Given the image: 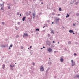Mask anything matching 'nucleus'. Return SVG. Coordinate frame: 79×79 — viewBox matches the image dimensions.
<instances>
[{"mask_svg": "<svg viewBox=\"0 0 79 79\" xmlns=\"http://www.w3.org/2000/svg\"><path fill=\"white\" fill-rule=\"evenodd\" d=\"M59 21H60V19L58 18H56L55 19V23L57 25L59 24Z\"/></svg>", "mask_w": 79, "mask_h": 79, "instance_id": "obj_1", "label": "nucleus"}, {"mask_svg": "<svg viewBox=\"0 0 79 79\" xmlns=\"http://www.w3.org/2000/svg\"><path fill=\"white\" fill-rule=\"evenodd\" d=\"M5 4V2H3L2 4H1V10H3V7L4 6V4Z\"/></svg>", "mask_w": 79, "mask_h": 79, "instance_id": "obj_2", "label": "nucleus"}, {"mask_svg": "<svg viewBox=\"0 0 79 79\" xmlns=\"http://www.w3.org/2000/svg\"><path fill=\"white\" fill-rule=\"evenodd\" d=\"M40 70L41 71H44V67H43V66L41 65L40 69Z\"/></svg>", "mask_w": 79, "mask_h": 79, "instance_id": "obj_3", "label": "nucleus"}, {"mask_svg": "<svg viewBox=\"0 0 79 79\" xmlns=\"http://www.w3.org/2000/svg\"><path fill=\"white\" fill-rule=\"evenodd\" d=\"M47 50L50 52H52V49L51 48H49Z\"/></svg>", "mask_w": 79, "mask_h": 79, "instance_id": "obj_4", "label": "nucleus"}, {"mask_svg": "<svg viewBox=\"0 0 79 79\" xmlns=\"http://www.w3.org/2000/svg\"><path fill=\"white\" fill-rule=\"evenodd\" d=\"M28 34L27 33H24V35L23 36V37H28Z\"/></svg>", "mask_w": 79, "mask_h": 79, "instance_id": "obj_5", "label": "nucleus"}, {"mask_svg": "<svg viewBox=\"0 0 79 79\" xmlns=\"http://www.w3.org/2000/svg\"><path fill=\"white\" fill-rule=\"evenodd\" d=\"M74 77L75 78L76 77L77 78H78V79H79V75H77L76 76H75Z\"/></svg>", "mask_w": 79, "mask_h": 79, "instance_id": "obj_6", "label": "nucleus"}, {"mask_svg": "<svg viewBox=\"0 0 79 79\" xmlns=\"http://www.w3.org/2000/svg\"><path fill=\"white\" fill-rule=\"evenodd\" d=\"M73 30H70L69 31V32L70 33H73Z\"/></svg>", "mask_w": 79, "mask_h": 79, "instance_id": "obj_7", "label": "nucleus"}, {"mask_svg": "<svg viewBox=\"0 0 79 79\" xmlns=\"http://www.w3.org/2000/svg\"><path fill=\"white\" fill-rule=\"evenodd\" d=\"M26 17H23L22 18V21H25V19H26Z\"/></svg>", "mask_w": 79, "mask_h": 79, "instance_id": "obj_8", "label": "nucleus"}, {"mask_svg": "<svg viewBox=\"0 0 79 79\" xmlns=\"http://www.w3.org/2000/svg\"><path fill=\"white\" fill-rule=\"evenodd\" d=\"M60 61L61 62H63V61H64V60L63 59V58H61L60 59Z\"/></svg>", "mask_w": 79, "mask_h": 79, "instance_id": "obj_9", "label": "nucleus"}, {"mask_svg": "<svg viewBox=\"0 0 79 79\" xmlns=\"http://www.w3.org/2000/svg\"><path fill=\"white\" fill-rule=\"evenodd\" d=\"M33 16H35V11H34V12L33 14Z\"/></svg>", "mask_w": 79, "mask_h": 79, "instance_id": "obj_10", "label": "nucleus"}, {"mask_svg": "<svg viewBox=\"0 0 79 79\" xmlns=\"http://www.w3.org/2000/svg\"><path fill=\"white\" fill-rule=\"evenodd\" d=\"M2 68H3V69H5V64H3L2 65Z\"/></svg>", "mask_w": 79, "mask_h": 79, "instance_id": "obj_11", "label": "nucleus"}, {"mask_svg": "<svg viewBox=\"0 0 79 79\" xmlns=\"http://www.w3.org/2000/svg\"><path fill=\"white\" fill-rule=\"evenodd\" d=\"M48 64H49V66H51V64H52V62H48Z\"/></svg>", "mask_w": 79, "mask_h": 79, "instance_id": "obj_12", "label": "nucleus"}, {"mask_svg": "<svg viewBox=\"0 0 79 79\" xmlns=\"http://www.w3.org/2000/svg\"><path fill=\"white\" fill-rule=\"evenodd\" d=\"M10 68H11V69H12V70H13V67H12V65H10Z\"/></svg>", "mask_w": 79, "mask_h": 79, "instance_id": "obj_13", "label": "nucleus"}, {"mask_svg": "<svg viewBox=\"0 0 79 79\" xmlns=\"http://www.w3.org/2000/svg\"><path fill=\"white\" fill-rule=\"evenodd\" d=\"M1 47H2V48H5V45H2L1 46Z\"/></svg>", "mask_w": 79, "mask_h": 79, "instance_id": "obj_14", "label": "nucleus"}, {"mask_svg": "<svg viewBox=\"0 0 79 79\" xmlns=\"http://www.w3.org/2000/svg\"><path fill=\"white\" fill-rule=\"evenodd\" d=\"M76 16H79V13H77L76 14Z\"/></svg>", "mask_w": 79, "mask_h": 79, "instance_id": "obj_15", "label": "nucleus"}, {"mask_svg": "<svg viewBox=\"0 0 79 79\" xmlns=\"http://www.w3.org/2000/svg\"><path fill=\"white\" fill-rule=\"evenodd\" d=\"M51 36V35H50V34H48V37H50Z\"/></svg>", "mask_w": 79, "mask_h": 79, "instance_id": "obj_16", "label": "nucleus"}, {"mask_svg": "<svg viewBox=\"0 0 79 79\" xmlns=\"http://www.w3.org/2000/svg\"><path fill=\"white\" fill-rule=\"evenodd\" d=\"M48 70H47L46 71V75H47V73H48Z\"/></svg>", "mask_w": 79, "mask_h": 79, "instance_id": "obj_17", "label": "nucleus"}, {"mask_svg": "<svg viewBox=\"0 0 79 79\" xmlns=\"http://www.w3.org/2000/svg\"><path fill=\"white\" fill-rule=\"evenodd\" d=\"M47 44H48H48H49V45H50V41H47Z\"/></svg>", "mask_w": 79, "mask_h": 79, "instance_id": "obj_18", "label": "nucleus"}, {"mask_svg": "<svg viewBox=\"0 0 79 79\" xmlns=\"http://www.w3.org/2000/svg\"><path fill=\"white\" fill-rule=\"evenodd\" d=\"M69 15H68V14H67V16H66V17L67 18H69Z\"/></svg>", "mask_w": 79, "mask_h": 79, "instance_id": "obj_19", "label": "nucleus"}, {"mask_svg": "<svg viewBox=\"0 0 79 79\" xmlns=\"http://www.w3.org/2000/svg\"><path fill=\"white\" fill-rule=\"evenodd\" d=\"M8 47V44L6 45H5V47Z\"/></svg>", "mask_w": 79, "mask_h": 79, "instance_id": "obj_20", "label": "nucleus"}, {"mask_svg": "<svg viewBox=\"0 0 79 79\" xmlns=\"http://www.w3.org/2000/svg\"><path fill=\"white\" fill-rule=\"evenodd\" d=\"M68 44H69V45L71 44V41H69L68 42Z\"/></svg>", "mask_w": 79, "mask_h": 79, "instance_id": "obj_21", "label": "nucleus"}, {"mask_svg": "<svg viewBox=\"0 0 79 79\" xmlns=\"http://www.w3.org/2000/svg\"><path fill=\"white\" fill-rule=\"evenodd\" d=\"M74 63H72V66H74Z\"/></svg>", "mask_w": 79, "mask_h": 79, "instance_id": "obj_22", "label": "nucleus"}, {"mask_svg": "<svg viewBox=\"0 0 79 79\" xmlns=\"http://www.w3.org/2000/svg\"><path fill=\"white\" fill-rule=\"evenodd\" d=\"M18 55H21V53H18Z\"/></svg>", "mask_w": 79, "mask_h": 79, "instance_id": "obj_23", "label": "nucleus"}, {"mask_svg": "<svg viewBox=\"0 0 79 79\" xmlns=\"http://www.w3.org/2000/svg\"><path fill=\"white\" fill-rule=\"evenodd\" d=\"M36 31H39V28H37L36 29Z\"/></svg>", "mask_w": 79, "mask_h": 79, "instance_id": "obj_24", "label": "nucleus"}, {"mask_svg": "<svg viewBox=\"0 0 79 79\" xmlns=\"http://www.w3.org/2000/svg\"><path fill=\"white\" fill-rule=\"evenodd\" d=\"M2 24L4 25L5 24V23H4V22H2Z\"/></svg>", "mask_w": 79, "mask_h": 79, "instance_id": "obj_25", "label": "nucleus"}, {"mask_svg": "<svg viewBox=\"0 0 79 79\" xmlns=\"http://www.w3.org/2000/svg\"><path fill=\"white\" fill-rule=\"evenodd\" d=\"M42 12L39 13V15H42Z\"/></svg>", "mask_w": 79, "mask_h": 79, "instance_id": "obj_26", "label": "nucleus"}, {"mask_svg": "<svg viewBox=\"0 0 79 79\" xmlns=\"http://www.w3.org/2000/svg\"><path fill=\"white\" fill-rule=\"evenodd\" d=\"M77 55V54L76 53H74L73 54V55H74V56H76Z\"/></svg>", "mask_w": 79, "mask_h": 79, "instance_id": "obj_27", "label": "nucleus"}, {"mask_svg": "<svg viewBox=\"0 0 79 79\" xmlns=\"http://www.w3.org/2000/svg\"><path fill=\"white\" fill-rule=\"evenodd\" d=\"M59 10V11H61V8H60Z\"/></svg>", "mask_w": 79, "mask_h": 79, "instance_id": "obj_28", "label": "nucleus"}, {"mask_svg": "<svg viewBox=\"0 0 79 79\" xmlns=\"http://www.w3.org/2000/svg\"><path fill=\"white\" fill-rule=\"evenodd\" d=\"M52 15H55V13H54V12H52Z\"/></svg>", "mask_w": 79, "mask_h": 79, "instance_id": "obj_29", "label": "nucleus"}, {"mask_svg": "<svg viewBox=\"0 0 79 79\" xmlns=\"http://www.w3.org/2000/svg\"><path fill=\"white\" fill-rule=\"evenodd\" d=\"M19 15V12H18L17 13V15Z\"/></svg>", "mask_w": 79, "mask_h": 79, "instance_id": "obj_30", "label": "nucleus"}, {"mask_svg": "<svg viewBox=\"0 0 79 79\" xmlns=\"http://www.w3.org/2000/svg\"><path fill=\"white\" fill-rule=\"evenodd\" d=\"M21 49H23V48H24V47H23V46H22V47H21Z\"/></svg>", "mask_w": 79, "mask_h": 79, "instance_id": "obj_31", "label": "nucleus"}, {"mask_svg": "<svg viewBox=\"0 0 79 79\" xmlns=\"http://www.w3.org/2000/svg\"><path fill=\"white\" fill-rule=\"evenodd\" d=\"M78 2H76V3H75V4L76 5H77V4H78Z\"/></svg>", "mask_w": 79, "mask_h": 79, "instance_id": "obj_32", "label": "nucleus"}, {"mask_svg": "<svg viewBox=\"0 0 79 79\" xmlns=\"http://www.w3.org/2000/svg\"><path fill=\"white\" fill-rule=\"evenodd\" d=\"M18 24H19V25H20V22H19L17 23Z\"/></svg>", "mask_w": 79, "mask_h": 79, "instance_id": "obj_33", "label": "nucleus"}, {"mask_svg": "<svg viewBox=\"0 0 79 79\" xmlns=\"http://www.w3.org/2000/svg\"><path fill=\"white\" fill-rule=\"evenodd\" d=\"M32 64L34 66L35 65V63L33 62L32 63Z\"/></svg>", "mask_w": 79, "mask_h": 79, "instance_id": "obj_34", "label": "nucleus"}, {"mask_svg": "<svg viewBox=\"0 0 79 79\" xmlns=\"http://www.w3.org/2000/svg\"><path fill=\"white\" fill-rule=\"evenodd\" d=\"M47 22L48 23H50V20H48L47 21Z\"/></svg>", "mask_w": 79, "mask_h": 79, "instance_id": "obj_35", "label": "nucleus"}, {"mask_svg": "<svg viewBox=\"0 0 79 79\" xmlns=\"http://www.w3.org/2000/svg\"><path fill=\"white\" fill-rule=\"evenodd\" d=\"M51 33H52V34H54V32H53V31H51Z\"/></svg>", "mask_w": 79, "mask_h": 79, "instance_id": "obj_36", "label": "nucleus"}, {"mask_svg": "<svg viewBox=\"0 0 79 79\" xmlns=\"http://www.w3.org/2000/svg\"><path fill=\"white\" fill-rule=\"evenodd\" d=\"M78 44V42H76V44L77 45Z\"/></svg>", "mask_w": 79, "mask_h": 79, "instance_id": "obj_37", "label": "nucleus"}, {"mask_svg": "<svg viewBox=\"0 0 79 79\" xmlns=\"http://www.w3.org/2000/svg\"><path fill=\"white\" fill-rule=\"evenodd\" d=\"M50 69V68L49 67L48 68V69H47L48 70H49V69Z\"/></svg>", "mask_w": 79, "mask_h": 79, "instance_id": "obj_38", "label": "nucleus"}, {"mask_svg": "<svg viewBox=\"0 0 79 79\" xmlns=\"http://www.w3.org/2000/svg\"><path fill=\"white\" fill-rule=\"evenodd\" d=\"M8 9H10V6H9L8 7Z\"/></svg>", "mask_w": 79, "mask_h": 79, "instance_id": "obj_39", "label": "nucleus"}, {"mask_svg": "<svg viewBox=\"0 0 79 79\" xmlns=\"http://www.w3.org/2000/svg\"><path fill=\"white\" fill-rule=\"evenodd\" d=\"M71 62H72V63H73V60H71Z\"/></svg>", "mask_w": 79, "mask_h": 79, "instance_id": "obj_40", "label": "nucleus"}, {"mask_svg": "<svg viewBox=\"0 0 79 79\" xmlns=\"http://www.w3.org/2000/svg\"><path fill=\"white\" fill-rule=\"evenodd\" d=\"M12 46H13V45L11 44V45H10V47H11Z\"/></svg>", "mask_w": 79, "mask_h": 79, "instance_id": "obj_41", "label": "nucleus"}, {"mask_svg": "<svg viewBox=\"0 0 79 79\" xmlns=\"http://www.w3.org/2000/svg\"><path fill=\"white\" fill-rule=\"evenodd\" d=\"M16 37H19V35H17L16 36Z\"/></svg>", "mask_w": 79, "mask_h": 79, "instance_id": "obj_42", "label": "nucleus"}, {"mask_svg": "<svg viewBox=\"0 0 79 79\" xmlns=\"http://www.w3.org/2000/svg\"><path fill=\"white\" fill-rule=\"evenodd\" d=\"M73 26H75V24L74 23H73Z\"/></svg>", "mask_w": 79, "mask_h": 79, "instance_id": "obj_43", "label": "nucleus"}, {"mask_svg": "<svg viewBox=\"0 0 79 79\" xmlns=\"http://www.w3.org/2000/svg\"><path fill=\"white\" fill-rule=\"evenodd\" d=\"M15 65H14L12 66V67H15Z\"/></svg>", "mask_w": 79, "mask_h": 79, "instance_id": "obj_44", "label": "nucleus"}, {"mask_svg": "<svg viewBox=\"0 0 79 79\" xmlns=\"http://www.w3.org/2000/svg\"><path fill=\"white\" fill-rule=\"evenodd\" d=\"M54 78H55V79H56V76H55L54 77Z\"/></svg>", "mask_w": 79, "mask_h": 79, "instance_id": "obj_45", "label": "nucleus"}, {"mask_svg": "<svg viewBox=\"0 0 79 79\" xmlns=\"http://www.w3.org/2000/svg\"><path fill=\"white\" fill-rule=\"evenodd\" d=\"M55 41H53V44H55Z\"/></svg>", "mask_w": 79, "mask_h": 79, "instance_id": "obj_46", "label": "nucleus"}, {"mask_svg": "<svg viewBox=\"0 0 79 79\" xmlns=\"http://www.w3.org/2000/svg\"><path fill=\"white\" fill-rule=\"evenodd\" d=\"M32 48V46H30V48Z\"/></svg>", "mask_w": 79, "mask_h": 79, "instance_id": "obj_47", "label": "nucleus"}, {"mask_svg": "<svg viewBox=\"0 0 79 79\" xmlns=\"http://www.w3.org/2000/svg\"><path fill=\"white\" fill-rule=\"evenodd\" d=\"M11 48H10V47H9V49H10Z\"/></svg>", "mask_w": 79, "mask_h": 79, "instance_id": "obj_48", "label": "nucleus"}, {"mask_svg": "<svg viewBox=\"0 0 79 79\" xmlns=\"http://www.w3.org/2000/svg\"><path fill=\"white\" fill-rule=\"evenodd\" d=\"M17 28H18V29ZM17 29H16V30H18V29H19V27H17Z\"/></svg>", "mask_w": 79, "mask_h": 79, "instance_id": "obj_49", "label": "nucleus"}, {"mask_svg": "<svg viewBox=\"0 0 79 79\" xmlns=\"http://www.w3.org/2000/svg\"><path fill=\"white\" fill-rule=\"evenodd\" d=\"M54 53H56V51H54Z\"/></svg>", "mask_w": 79, "mask_h": 79, "instance_id": "obj_50", "label": "nucleus"}, {"mask_svg": "<svg viewBox=\"0 0 79 79\" xmlns=\"http://www.w3.org/2000/svg\"><path fill=\"white\" fill-rule=\"evenodd\" d=\"M35 16H33V19H34L35 18Z\"/></svg>", "mask_w": 79, "mask_h": 79, "instance_id": "obj_51", "label": "nucleus"}, {"mask_svg": "<svg viewBox=\"0 0 79 79\" xmlns=\"http://www.w3.org/2000/svg\"><path fill=\"white\" fill-rule=\"evenodd\" d=\"M58 44H60V42H58Z\"/></svg>", "mask_w": 79, "mask_h": 79, "instance_id": "obj_52", "label": "nucleus"}, {"mask_svg": "<svg viewBox=\"0 0 79 79\" xmlns=\"http://www.w3.org/2000/svg\"><path fill=\"white\" fill-rule=\"evenodd\" d=\"M45 27V26H44L43 27V28H44V27Z\"/></svg>", "mask_w": 79, "mask_h": 79, "instance_id": "obj_53", "label": "nucleus"}, {"mask_svg": "<svg viewBox=\"0 0 79 79\" xmlns=\"http://www.w3.org/2000/svg\"><path fill=\"white\" fill-rule=\"evenodd\" d=\"M52 24H54V22H52Z\"/></svg>", "mask_w": 79, "mask_h": 79, "instance_id": "obj_54", "label": "nucleus"}, {"mask_svg": "<svg viewBox=\"0 0 79 79\" xmlns=\"http://www.w3.org/2000/svg\"><path fill=\"white\" fill-rule=\"evenodd\" d=\"M43 48H45V47L44 46H43Z\"/></svg>", "mask_w": 79, "mask_h": 79, "instance_id": "obj_55", "label": "nucleus"}, {"mask_svg": "<svg viewBox=\"0 0 79 79\" xmlns=\"http://www.w3.org/2000/svg\"><path fill=\"white\" fill-rule=\"evenodd\" d=\"M73 34H75V33L74 32H73Z\"/></svg>", "mask_w": 79, "mask_h": 79, "instance_id": "obj_56", "label": "nucleus"}, {"mask_svg": "<svg viewBox=\"0 0 79 79\" xmlns=\"http://www.w3.org/2000/svg\"><path fill=\"white\" fill-rule=\"evenodd\" d=\"M20 16H22V15H21V14H20Z\"/></svg>", "mask_w": 79, "mask_h": 79, "instance_id": "obj_57", "label": "nucleus"}, {"mask_svg": "<svg viewBox=\"0 0 79 79\" xmlns=\"http://www.w3.org/2000/svg\"><path fill=\"white\" fill-rule=\"evenodd\" d=\"M65 50H66V48H65Z\"/></svg>", "mask_w": 79, "mask_h": 79, "instance_id": "obj_58", "label": "nucleus"}, {"mask_svg": "<svg viewBox=\"0 0 79 79\" xmlns=\"http://www.w3.org/2000/svg\"><path fill=\"white\" fill-rule=\"evenodd\" d=\"M41 50H43V48H41Z\"/></svg>", "mask_w": 79, "mask_h": 79, "instance_id": "obj_59", "label": "nucleus"}, {"mask_svg": "<svg viewBox=\"0 0 79 79\" xmlns=\"http://www.w3.org/2000/svg\"><path fill=\"white\" fill-rule=\"evenodd\" d=\"M44 32H45V30H44Z\"/></svg>", "mask_w": 79, "mask_h": 79, "instance_id": "obj_60", "label": "nucleus"}, {"mask_svg": "<svg viewBox=\"0 0 79 79\" xmlns=\"http://www.w3.org/2000/svg\"><path fill=\"white\" fill-rule=\"evenodd\" d=\"M41 4H43V2H41Z\"/></svg>", "mask_w": 79, "mask_h": 79, "instance_id": "obj_61", "label": "nucleus"}, {"mask_svg": "<svg viewBox=\"0 0 79 79\" xmlns=\"http://www.w3.org/2000/svg\"><path fill=\"white\" fill-rule=\"evenodd\" d=\"M60 14H58V16H60Z\"/></svg>", "mask_w": 79, "mask_h": 79, "instance_id": "obj_62", "label": "nucleus"}, {"mask_svg": "<svg viewBox=\"0 0 79 79\" xmlns=\"http://www.w3.org/2000/svg\"><path fill=\"white\" fill-rule=\"evenodd\" d=\"M28 14V13L27 12V13H26V14Z\"/></svg>", "mask_w": 79, "mask_h": 79, "instance_id": "obj_63", "label": "nucleus"}, {"mask_svg": "<svg viewBox=\"0 0 79 79\" xmlns=\"http://www.w3.org/2000/svg\"><path fill=\"white\" fill-rule=\"evenodd\" d=\"M28 49H29V48H28Z\"/></svg>", "mask_w": 79, "mask_h": 79, "instance_id": "obj_64", "label": "nucleus"}]
</instances>
